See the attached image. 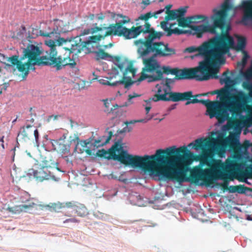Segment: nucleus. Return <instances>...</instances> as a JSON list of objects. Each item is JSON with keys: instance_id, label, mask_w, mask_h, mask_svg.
I'll return each instance as SVG.
<instances>
[{"instance_id": "nucleus-43", "label": "nucleus", "mask_w": 252, "mask_h": 252, "mask_svg": "<svg viewBox=\"0 0 252 252\" xmlns=\"http://www.w3.org/2000/svg\"><path fill=\"white\" fill-rule=\"evenodd\" d=\"M209 94V93L208 92V93H203V94H196V95H192V96L191 97H193V99H197V97H200V96H206L207 95Z\"/></svg>"}, {"instance_id": "nucleus-12", "label": "nucleus", "mask_w": 252, "mask_h": 252, "mask_svg": "<svg viewBox=\"0 0 252 252\" xmlns=\"http://www.w3.org/2000/svg\"><path fill=\"white\" fill-rule=\"evenodd\" d=\"M159 70L161 74L159 76L156 75L152 77L153 80L158 81L162 80L163 74L168 75L169 74L175 75L174 79L176 80H190L195 79L194 76V71L193 69H188L185 68L179 69L177 68H171L167 66H160Z\"/></svg>"}, {"instance_id": "nucleus-21", "label": "nucleus", "mask_w": 252, "mask_h": 252, "mask_svg": "<svg viewBox=\"0 0 252 252\" xmlns=\"http://www.w3.org/2000/svg\"><path fill=\"white\" fill-rule=\"evenodd\" d=\"M187 7H186L184 11L182 12V15L178 18V25L179 27L186 28L188 27L189 25L191 23L190 17L185 18L186 13L187 12Z\"/></svg>"}, {"instance_id": "nucleus-35", "label": "nucleus", "mask_w": 252, "mask_h": 252, "mask_svg": "<svg viewBox=\"0 0 252 252\" xmlns=\"http://www.w3.org/2000/svg\"><path fill=\"white\" fill-rule=\"evenodd\" d=\"M249 189L244 185H238L237 186V192L239 193H244L245 192L248 190Z\"/></svg>"}, {"instance_id": "nucleus-58", "label": "nucleus", "mask_w": 252, "mask_h": 252, "mask_svg": "<svg viewBox=\"0 0 252 252\" xmlns=\"http://www.w3.org/2000/svg\"><path fill=\"white\" fill-rule=\"evenodd\" d=\"M90 32V30L89 29L85 30L83 31V34H88Z\"/></svg>"}, {"instance_id": "nucleus-52", "label": "nucleus", "mask_w": 252, "mask_h": 252, "mask_svg": "<svg viewBox=\"0 0 252 252\" xmlns=\"http://www.w3.org/2000/svg\"><path fill=\"white\" fill-rule=\"evenodd\" d=\"M151 106L150 105H148V106H146L145 107V110H146V114H148V113L149 112L150 110H151Z\"/></svg>"}, {"instance_id": "nucleus-26", "label": "nucleus", "mask_w": 252, "mask_h": 252, "mask_svg": "<svg viewBox=\"0 0 252 252\" xmlns=\"http://www.w3.org/2000/svg\"><path fill=\"white\" fill-rule=\"evenodd\" d=\"M229 74V72L228 70H227L226 71L222 73V76H224L225 77L224 78H220V84H222L225 83L227 84L228 83H231L233 82V81L231 79L230 77L228 76Z\"/></svg>"}, {"instance_id": "nucleus-5", "label": "nucleus", "mask_w": 252, "mask_h": 252, "mask_svg": "<svg viewBox=\"0 0 252 252\" xmlns=\"http://www.w3.org/2000/svg\"><path fill=\"white\" fill-rule=\"evenodd\" d=\"M216 36L211 38L208 41L204 42L198 47L190 46L186 49V51L191 53L198 51L197 55L204 57V60L200 62L198 66L193 69L194 76L197 81L208 80L210 78L219 79L217 75L219 71V61L218 57L217 46L218 43Z\"/></svg>"}, {"instance_id": "nucleus-4", "label": "nucleus", "mask_w": 252, "mask_h": 252, "mask_svg": "<svg viewBox=\"0 0 252 252\" xmlns=\"http://www.w3.org/2000/svg\"><path fill=\"white\" fill-rule=\"evenodd\" d=\"M242 86L249 91L248 94L239 91L232 97L235 101L230 102L227 105L220 102V108L224 111V115L221 120L213 117L216 118L219 123L227 121L229 125L234 126L239 125L246 126L252 125V106L247 103L248 97L252 98V83L243 82Z\"/></svg>"}, {"instance_id": "nucleus-1", "label": "nucleus", "mask_w": 252, "mask_h": 252, "mask_svg": "<svg viewBox=\"0 0 252 252\" xmlns=\"http://www.w3.org/2000/svg\"><path fill=\"white\" fill-rule=\"evenodd\" d=\"M218 141L216 138L202 137L188 145V147L192 146L195 150H201L200 155H194L185 146L158 149L155 154L149 156L148 173L158 177L159 180L182 182L185 180L189 166L195 160L199 161V164L190 171L191 182L197 183L201 181L209 185L217 179L232 180L234 175L241 171L244 163L240 161L241 157L238 155L228 158L225 163L220 159L212 158Z\"/></svg>"}, {"instance_id": "nucleus-33", "label": "nucleus", "mask_w": 252, "mask_h": 252, "mask_svg": "<svg viewBox=\"0 0 252 252\" xmlns=\"http://www.w3.org/2000/svg\"><path fill=\"white\" fill-rule=\"evenodd\" d=\"M151 119H152V117H151L150 118H149L148 119H140V120H131L130 121H126L125 122V124L126 126H128V125L134 124L136 123H146Z\"/></svg>"}, {"instance_id": "nucleus-61", "label": "nucleus", "mask_w": 252, "mask_h": 252, "mask_svg": "<svg viewBox=\"0 0 252 252\" xmlns=\"http://www.w3.org/2000/svg\"><path fill=\"white\" fill-rule=\"evenodd\" d=\"M94 14H90L89 15V18H90V20H93L94 19Z\"/></svg>"}, {"instance_id": "nucleus-42", "label": "nucleus", "mask_w": 252, "mask_h": 252, "mask_svg": "<svg viewBox=\"0 0 252 252\" xmlns=\"http://www.w3.org/2000/svg\"><path fill=\"white\" fill-rule=\"evenodd\" d=\"M132 130V127H128V126H126L120 132V133H122L126 132H130Z\"/></svg>"}, {"instance_id": "nucleus-24", "label": "nucleus", "mask_w": 252, "mask_h": 252, "mask_svg": "<svg viewBox=\"0 0 252 252\" xmlns=\"http://www.w3.org/2000/svg\"><path fill=\"white\" fill-rule=\"evenodd\" d=\"M91 140V147L93 148H98L101 146H104L107 143H105V137L102 136L100 137L98 139H96L94 142H92V139Z\"/></svg>"}, {"instance_id": "nucleus-46", "label": "nucleus", "mask_w": 252, "mask_h": 252, "mask_svg": "<svg viewBox=\"0 0 252 252\" xmlns=\"http://www.w3.org/2000/svg\"><path fill=\"white\" fill-rule=\"evenodd\" d=\"M172 4H168L166 6H165V8L163 9L164 10L165 9V13H168V11H171L172 10L170 9L172 8Z\"/></svg>"}, {"instance_id": "nucleus-34", "label": "nucleus", "mask_w": 252, "mask_h": 252, "mask_svg": "<svg viewBox=\"0 0 252 252\" xmlns=\"http://www.w3.org/2000/svg\"><path fill=\"white\" fill-rule=\"evenodd\" d=\"M54 34H57L58 35L59 34V33L54 32V31L46 33V32H44L41 30H40V31H39V34L37 33L36 35H41V36H45V37H52L54 35Z\"/></svg>"}, {"instance_id": "nucleus-28", "label": "nucleus", "mask_w": 252, "mask_h": 252, "mask_svg": "<svg viewBox=\"0 0 252 252\" xmlns=\"http://www.w3.org/2000/svg\"><path fill=\"white\" fill-rule=\"evenodd\" d=\"M175 79L174 78L171 79L167 78L164 80H162L160 84L163 86V87H166V89H168L169 91H170L171 90L170 84L174 82Z\"/></svg>"}, {"instance_id": "nucleus-54", "label": "nucleus", "mask_w": 252, "mask_h": 252, "mask_svg": "<svg viewBox=\"0 0 252 252\" xmlns=\"http://www.w3.org/2000/svg\"><path fill=\"white\" fill-rule=\"evenodd\" d=\"M119 105L118 104H115V105H114L113 106V108H112L110 110V111H109V112H111L112 111H113V110L117 109L118 107H119Z\"/></svg>"}, {"instance_id": "nucleus-32", "label": "nucleus", "mask_w": 252, "mask_h": 252, "mask_svg": "<svg viewBox=\"0 0 252 252\" xmlns=\"http://www.w3.org/2000/svg\"><path fill=\"white\" fill-rule=\"evenodd\" d=\"M94 216L97 219L101 220H105L107 219V216L104 213H102L98 211H94L93 213Z\"/></svg>"}, {"instance_id": "nucleus-49", "label": "nucleus", "mask_w": 252, "mask_h": 252, "mask_svg": "<svg viewBox=\"0 0 252 252\" xmlns=\"http://www.w3.org/2000/svg\"><path fill=\"white\" fill-rule=\"evenodd\" d=\"M103 101L104 102V105L105 106V107L108 109L109 108V103L108 102V99H103Z\"/></svg>"}, {"instance_id": "nucleus-36", "label": "nucleus", "mask_w": 252, "mask_h": 252, "mask_svg": "<svg viewBox=\"0 0 252 252\" xmlns=\"http://www.w3.org/2000/svg\"><path fill=\"white\" fill-rule=\"evenodd\" d=\"M244 76L248 79H252V66L245 71Z\"/></svg>"}, {"instance_id": "nucleus-8", "label": "nucleus", "mask_w": 252, "mask_h": 252, "mask_svg": "<svg viewBox=\"0 0 252 252\" xmlns=\"http://www.w3.org/2000/svg\"><path fill=\"white\" fill-rule=\"evenodd\" d=\"M230 1L231 0H225L220 5V9L214 8L213 10V14L210 18L213 22L212 25L203 24L191 26L190 29L192 31V34L198 38L202 37L205 32L216 34V36L220 35V32L224 29L225 20L228 15V12L230 10L235 11L237 9V7H235Z\"/></svg>"}, {"instance_id": "nucleus-62", "label": "nucleus", "mask_w": 252, "mask_h": 252, "mask_svg": "<svg viewBox=\"0 0 252 252\" xmlns=\"http://www.w3.org/2000/svg\"><path fill=\"white\" fill-rule=\"evenodd\" d=\"M4 136H2L0 138V142H1V143H4Z\"/></svg>"}, {"instance_id": "nucleus-41", "label": "nucleus", "mask_w": 252, "mask_h": 252, "mask_svg": "<svg viewBox=\"0 0 252 252\" xmlns=\"http://www.w3.org/2000/svg\"><path fill=\"white\" fill-rule=\"evenodd\" d=\"M111 176H112V178L116 179H118L119 181H121V182H123V183H126V182H127V180L126 179H123L121 176H120V177L118 178L117 177L115 176H114V175H111Z\"/></svg>"}, {"instance_id": "nucleus-39", "label": "nucleus", "mask_w": 252, "mask_h": 252, "mask_svg": "<svg viewBox=\"0 0 252 252\" xmlns=\"http://www.w3.org/2000/svg\"><path fill=\"white\" fill-rule=\"evenodd\" d=\"M228 182L227 181L224 182V183L221 184L220 186L223 191L228 190L229 187H228Z\"/></svg>"}, {"instance_id": "nucleus-37", "label": "nucleus", "mask_w": 252, "mask_h": 252, "mask_svg": "<svg viewBox=\"0 0 252 252\" xmlns=\"http://www.w3.org/2000/svg\"><path fill=\"white\" fill-rule=\"evenodd\" d=\"M251 146V144L250 143V141L249 140H245L243 144H242V147L245 149L247 150L248 149L250 146Z\"/></svg>"}, {"instance_id": "nucleus-22", "label": "nucleus", "mask_w": 252, "mask_h": 252, "mask_svg": "<svg viewBox=\"0 0 252 252\" xmlns=\"http://www.w3.org/2000/svg\"><path fill=\"white\" fill-rule=\"evenodd\" d=\"M68 204V202L65 203L58 202L57 203H50L48 205V207H49L51 210L59 212L61 209L65 208H68L69 204Z\"/></svg>"}, {"instance_id": "nucleus-20", "label": "nucleus", "mask_w": 252, "mask_h": 252, "mask_svg": "<svg viewBox=\"0 0 252 252\" xmlns=\"http://www.w3.org/2000/svg\"><path fill=\"white\" fill-rule=\"evenodd\" d=\"M186 7H182L177 9L172 10L171 11H168V13H166V15L165 18L166 21H177L178 18L182 15V12L184 11Z\"/></svg>"}, {"instance_id": "nucleus-40", "label": "nucleus", "mask_w": 252, "mask_h": 252, "mask_svg": "<svg viewBox=\"0 0 252 252\" xmlns=\"http://www.w3.org/2000/svg\"><path fill=\"white\" fill-rule=\"evenodd\" d=\"M228 191L231 193L236 192L237 191V186H230L229 187Z\"/></svg>"}, {"instance_id": "nucleus-14", "label": "nucleus", "mask_w": 252, "mask_h": 252, "mask_svg": "<svg viewBox=\"0 0 252 252\" xmlns=\"http://www.w3.org/2000/svg\"><path fill=\"white\" fill-rule=\"evenodd\" d=\"M128 72L131 73L133 76H134L136 73V69L134 68L132 64H129L127 67L125 69L123 72V77L121 80L116 81L113 83L106 82L105 83V84L112 85H118L120 84H124L125 85V88L126 89H128L130 87V86H131L134 83V81H133L131 80V78L127 77L126 76Z\"/></svg>"}, {"instance_id": "nucleus-17", "label": "nucleus", "mask_w": 252, "mask_h": 252, "mask_svg": "<svg viewBox=\"0 0 252 252\" xmlns=\"http://www.w3.org/2000/svg\"><path fill=\"white\" fill-rule=\"evenodd\" d=\"M72 142L75 143V152L79 153H83L88 145H91V140L89 139L86 140L80 141L79 136L75 135L73 139H72Z\"/></svg>"}, {"instance_id": "nucleus-18", "label": "nucleus", "mask_w": 252, "mask_h": 252, "mask_svg": "<svg viewBox=\"0 0 252 252\" xmlns=\"http://www.w3.org/2000/svg\"><path fill=\"white\" fill-rule=\"evenodd\" d=\"M68 208L72 209L79 216L83 217L88 214L87 209L83 204L75 201L68 202Z\"/></svg>"}, {"instance_id": "nucleus-47", "label": "nucleus", "mask_w": 252, "mask_h": 252, "mask_svg": "<svg viewBox=\"0 0 252 252\" xmlns=\"http://www.w3.org/2000/svg\"><path fill=\"white\" fill-rule=\"evenodd\" d=\"M113 135V132L110 131L109 132V136L107 138H105V143H108L110 139L111 138V137Z\"/></svg>"}, {"instance_id": "nucleus-59", "label": "nucleus", "mask_w": 252, "mask_h": 252, "mask_svg": "<svg viewBox=\"0 0 252 252\" xmlns=\"http://www.w3.org/2000/svg\"><path fill=\"white\" fill-rule=\"evenodd\" d=\"M58 117V115H52L49 117V119L53 118L54 120H56Z\"/></svg>"}, {"instance_id": "nucleus-51", "label": "nucleus", "mask_w": 252, "mask_h": 252, "mask_svg": "<svg viewBox=\"0 0 252 252\" xmlns=\"http://www.w3.org/2000/svg\"><path fill=\"white\" fill-rule=\"evenodd\" d=\"M118 67L121 70L123 71L124 68V63H120L117 65Z\"/></svg>"}, {"instance_id": "nucleus-10", "label": "nucleus", "mask_w": 252, "mask_h": 252, "mask_svg": "<svg viewBox=\"0 0 252 252\" xmlns=\"http://www.w3.org/2000/svg\"><path fill=\"white\" fill-rule=\"evenodd\" d=\"M153 53L154 56L148 58H145L147 56L143 57L138 55L139 58L143 59L144 67L142 68L141 75L138 78V81L141 82L147 79L148 82H156V81L153 80L152 77L156 75L159 76L161 74L159 70L160 65L158 61L154 58L157 56L154 53ZM157 56L160 57L158 55Z\"/></svg>"}, {"instance_id": "nucleus-57", "label": "nucleus", "mask_w": 252, "mask_h": 252, "mask_svg": "<svg viewBox=\"0 0 252 252\" xmlns=\"http://www.w3.org/2000/svg\"><path fill=\"white\" fill-rule=\"evenodd\" d=\"M176 104H173L169 108H168V110L169 111H171L172 110H173L175 108H176Z\"/></svg>"}, {"instance_id": "nucleus-48", "label": "nucleus", "mask_w": 252, "mask_h": 252, "mask_svg": "<svg viewBox=\"0 0 252 252\" xmlns=\"http://www.w3.org/2000/svg\"><path fill=\"white\" fill-rule=\"evenodd\" d=\"M99 82L100 83L103 84V85H109V86H115L116 85H109V84H105V83L106 82H109L110 83H111L109 81H107V80H99ZM114 82H113L112 83H113Z\"/></svg>"}, {"instance_id": "nucleus-25", "label": "nucleus", "mask_w": 252, "mask_h": 252, "mask_svg": "<svg viewBox=\"0 0 252 252\" xmlns=\"http://www.w3.org/2000/svg\"><path fill=\"white\" fill-rule=\"evenodd\" d=\"M191 23H197L208 20V17L203 15H195L190 16Z\"/></svg>"}, {"instance_id": "nucleus-6", "label": "nucleus", "mask_w": 252, "mask_h": 252, "mask_svg": "<svg viewBox=\"0 0 252 252\" xmlns=\"http://www.w3.org/2000/svg\"><path fill=\"white\" fill-rule=\"evenodd\" d=\"M156 88L157 89L156 94L153 97L145 101L147 104L150 103L151 101L157 102L160 100L165 101L171 100L174 102H177L187 100L186 102V105L191 103H200L205 106L207 108L206 114L208 115L210 119L216 117L218 119L219 118L221 120L224 115V111H222L220 108L221 104L218 101L212 102L209 99H191L192 96L191 91L184 93H169L168 89L163 87L161 84H157Z\"/></svg>"}, {"instance_id": "nucleus-19", "label": "nucleus", "mask_w": 252, "mask_h": 252, "mask_svg": "<svg viewBox=\"0 0 252 252\" xmlns=\"http://www.w3.org/2000/svg\"><path fill=\"white\" fill-rule=\"evenodd\" d=\"M230 92L229 90L227 88H222L220 90H219L218 95L220 96V100L221 101V103H222L225 105H227L230 102L235 101L232 97L234 95H231L230 96ZM210 101L213 102V101ZM215 100L214 101H216ZM218 101V100H217ZM220 102V101H219Z\"/></svg>"}, {"instance_id": "nucleus-3", "label": "nucleus", "mask_w": 252, "mask_h": 252, "mask_svg": "<svg viewBox=\"0 0 252 252\" xmlns=\"http://www.w3.org/2000/svg\"><path fill=\"white\" fill-rule=\"evenodd\" d=\"M164 11V9L159 10L155 12H149L145 14L141 15L136 20V27H132L130 29H127L123 25L130 22V19L127 16L122 14H116L112 13L113 18L117 16L118 17L122 18L123 20L116 23L118 26L119 33L115 31L116 34L119 36H124L126 39H131L137 37L141 33H148V35L144 39L140 38L134 41V44L137 47V54L141 57H145L149 55L150 53H154L156 56L162 57L170 56L175 54V50L168 47V44H164L163 42L157 41L159 40L163 35V33L155 31L153 28H151V25L148 22V20L154 17L157 18L158 15Z\"/></svg>"}, {"instance_id": "nucleus-50", "label": "nucleus", "mask_w": 252, "mask_h": 252, "mask_svg": "<svg viewBox=\"0 0 252 252\" xmlns=\"http://www.w3.org/2000/svg\"><path fill=\"white\" fill-rule=\"evenodd\" d=\"M84 152H85L88 155H92V152L90 149H85Z\"/></svg>"}, {"instance_id": "nucleus-45", "label": "nucleus", "mask_w": 252, "mask_h": 252, "mask_svg": "<svg viewBox=\"0 0 252 252\" xmlns=\"http://www.w3.org/2000/svg\"><path fill=\"white\" fill-rule=\"evenodd\" d=\"M78 222V221L75 218H71V219H66L65 220H64L63 221L64 223H65V222Z\"/></svg>"}, {"instance_id": "nucleus-44", "label": "nucleus", "mask_w": 252, "mask_h": 252, "mask_svg": "<svg viewBox=\"0 0 252 252\" xmlns=\"http://www.w3.org/2000/svg\"><path fill=\"white\" fill-rule=\"evenodd\" d=\"M140 95H139V94H137L135 93H133L132 94H129L128 95V101H130V100L133 98H135V97H138V96H140Z\"/></svg>"}, {"instance_id": "nucleus-15", "label": "nucleus", "mask_w": 252, "mask_h": 252, "mask_svg": "<svg viewBox=\"0 0 252 252\" xmlns=\"http://www.w3.org/2000/svg\"><path fill=\"white\" fill-rule=\"evenodd\" d=\"M72 142V139L65 140L60 139L55 141L53 143L54 149L63 155H68L70 154V145Z\"/></svg>"}, {"instance_id": "nucleus-53", "label": "nucleus", "mask_w": 252, "mask_h": 252, "mask_svg": "<svg viewBox=\"0 0 252 252\" xmlns=\"http://www.w3.org/2000/svg\"><path fill=\"white\" fill-rule=\"evenodd\" d=\"M142 3L146 5H148L150 4V0H143Z\"/></svg>"}, {"instance_id": "nucleus-63", "label": "nucleus", "mask_w": 252, "mask_h": 252, "mask_svg": "<svg viewBox=\"0 0 252 252\" xmlns=\"http://www.w3.org/2000/svg\"><path fill=\"white\" fill-rule=\"evenodd\" d=\"M112 45H113V44L112 43H110L108 45H104V48H106L108 47H111Z\"/></svg>"}, {"instance_id": "nucleus-31", "label": "nucleus", "mask_w": 252, "mask_h": 252, "mask_svg": "<svg viewBox=\"0 0 252 252\" xmlns=\"http://www.w3.org/2000/svg\"><path fill=\"white\" fill-rule=\"evenodd\" d=\"M186 33V32L185 31H184L183 30H180L178 28H175L174 29H170L169 32H168V33L166 34V35L167 36H171L172 34H175L177 35H180L183 33Z\"/></svg>"}, {"instance_id": "nucleus-11", "label": "nucleus", "mask_w": 252, "mask_h": 252, "mask_svg": "<svg viewBox=\"0 0 252 252\" xmlns=\"http://www.w3.org/2000/svg\"><path fill=\"white\" fill-rule=\"evenodd\" d=\"M57 166V162L44 160L42 164L37 165L34 169H32V172L30 174L32 173L36 180L39 182L54 179L55 176L52 170L56 169L60 171Z\"/></svg>"}, {"instance_id": "nucleus-29", "label": "nucleus", "mask_w": 252, "mask_h": 252, "mask_svg": "<svg viewBox=\"0 0 252 252\" xmlns=\"http://www.w3.org/2000/svg\"><path fill=\"white\" fill-rule=\"evenodd\" d=\"M168 22V21H166V19L165 18H164V20L161 22V23H160L161 28L165 32H166L167 33H168V32H169L170 30L171 29V28L176 25V24H171L170 25V27H167Z\"/></svg>"}, {"instance_id": "nucleus-38", "label": "nucleus", "mask_w": 252, "mask_h": 252, "mask_svg": "<svg viewBox=\"0 0 252 252\" xmlns=\"http://www.w3.org/2000/svg\"><path fill=\"white\" fill-rule=\"evenodd\" d=\"M33 134L34 136L35 140L36 141V143L38 142V137H39V134H38V131L37 129H34L33 128Z\"/></svg>"}, {"instance_id": "nucleus-30", "label": "nucleus", "mask_w": 252, "mask_h": 252, "mask_svg": "<svg viewBox=\"0 0 252 252\" xmlns=\"http://www.w3.org/2000/svg\"><path fill=\"white\" fill-rule=\"evenodd\" d=\"M249 58V56L248 55V53L246 51H243V58L241 62H238V63H237L238 66H239V67L241 66L242 68H243L246 64L247 60Z\"/></svg>"}, {"instance_id": "nucleus-64", "label": "nucleus", "mask_w": 252, "mask_h": 252, "mask_svg": "<svg viewBox=\"0 0 252 252\" xmlns=\"http://www.w3.org/2000/svg\"><path fill=\"white\" fill-rule=\"evenodd\" d=\"M248 168H249V170L252 172V166H251Z\"/></svg>"}, {"instance_id": "nucleus-27", "label": "nucleus", "mask_w": 252, "mask_h": 252, "mask_svg": "<svg viewBox=\"0 0 252 252\" xmlns=\"http://www.w3.org/2000/svg\"><path fill=\"white\" fill-rule=\"evenodd\" d=\"M96 59L99 60L100 59H105L107 58L110 57V56L102 49H100L95 52Z\"/></svg>"}, {"instance_id": "nucleus-9", "label": "nucleus", "mask_w": 252, "mask_h": 252, "mask_svg": "<svg viewBox=\"0 0 252 252\" xmlns=\"http://www.w3.org/2000/svg\"><path fill=\"white\" fill-rule=\"evenodd\" d=\"M231 27L229 24L226 23L225 20L224 28L220 35L216 36L218 43L217 49L219 64H222L225 63L223 55L229 52L230 49H235L237 51H244L246 45V39L245 37L238 35L237 43L235 46L233 38L229 34Z\"/></svg>"}, {"instance_id": "nucleus-23", "label": "nucleus", "mask_w": 252, "mask_h": 252, "mask_svg": "<svg viewBox=\"0 0 252 252\" xmlns=\"http://www.w3.org/2000/svg\"><path fill=\"white\" fill-rule=\"evenodd\" d=\"M29 208V206L26 205H16L11 207H8L6 209L8 212L13 214H18L23 211L24 210Z\"/></svg>"}, {"instance_id": "nucleus-2", "label": "nucleus", "mask_w": 252, "mask_h": 252, "mask_svg": "<svg viewBox=\"0 0 252 252\" xmlns=\"http://www.w3.org/2000/svg\"><path fill=\"white\" fill-rule=\"evenodd\" d=\"M121 25L117 26L116 24H112L108 27H94L92 29L93 33L100 32L101 34L97 35L90 36L88 40L76 43L73 40L64 39L59 37L57 39H47L45 40V44L49 49L46 51L47 55L40 57L42 50L40 47L32 42L29 43L26 48L23 49V55L19 58V56L14 55L8 57L7 61L10 62L11 64H6L8 66H16L18 70L22 73L23 78L26 77L29 72V70L34 69L33 66L35 64L40 65H49L59 70L66 65L74 67L76 62L74 59L70 57H63L61 56L57 57L56 46H61L63 44L69 43V46H65L63 48L69 51L70 53H74L75 54L84 51L85 53L91 52L90 46L92 43H96L101 39L111 35H118L115 31L119 32L118 28Z\"/></svg>"}, {"instance_id": "nucleus-13", "label": "nucleus", "mask_w": 252, "mask_h": 252, "mask_svg": "<svg viewBox=\"0 0 252 252\" xmlns=\"http://www.w3.org/2000/svg\"><path fill=\"white\" fill-rule=\"evenodd\" d=\"M238 8L243 10L242 23L245 26L249 25L250 22H252V0H243Z\"/></svg>"}, {"instance_id": "nucleus-7", "label": "nucleus", "mask_w": 252, "mask_h": 252, "mask_svg": "<svg viewBox=\"0 0 252 252\" xmlns=\"http://www.w3.org/2000/svg\"><path fill=\"white\" fill-rule=\"evenodd\" d=\"M96 156L100 158L117 160L126 166L141 169L145 172H148L149 155L133 156L125 150L122 145L116 142L112 147L107 151L104 149L99 150Z\"/></svg>"}, {"instance_id": "nucleus-56", "label": "nucleus", "mask_w": 252, "mask_h": 252, "mask_svg": "<svg viewBox=\"0 0 252 252\" xmlns=\"http://www.w3.org/2000/svg\"><path fill=\"white\" fill-rule=\"evenodd\" d=\"M218 92H219V90H215V91H212L211 92H208V93H209V94H218Z\"/></svg>"}, {"instance_id": "nucleus-16", "label": "nucleus", "mask_w": 252, "mask_h": 252, "mask_svg": "<svg viewBox=\"0 0 252 252\" xmlns=\"http://www.w3.org/2000/svg\"><path fill=\"white\" fill-rule=\"evenodd\" d=\"M33 134V126L28 125L23 127V130L20 131L17 137V145H19L18 141L21 142H26L29 140Z\"/></svg>"}, {"instance_id": "nucleus-55", "label": "nucleus", "mask_w": 252, "mask_h": 252, "mask_svg": "<svg viewBox=\"0 0 252 252\" xmlns=\"http://www.w3.org/2000/svg\"><path fill=\"white\" fill-rule=\"evenodd\" d=\"M16 147L15 146L12 150L11 152H12V156H13V160H14V158L15 155V150H16Z\"/></svg>"}, {"instance_id": "nucleus-60", "label": "nucleus", "mask_w": 252, "mask_h": 252, "mask_svg": "<svg viewBox=\"0 0 252 252\" xmlns=\"http://www.w3.org/2000/svg\"><path fill=\"white\" fill-rule=\"evenodd\" d=\"M104 18V16L103 14L101 13L100 16L98 17V20H103Z\"/></svg>"}]
</instances>
